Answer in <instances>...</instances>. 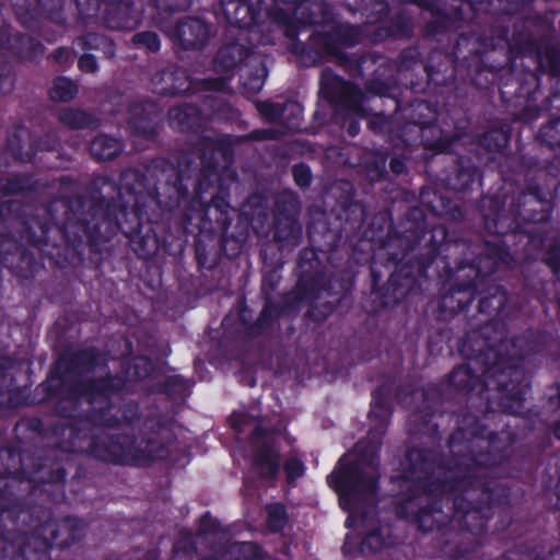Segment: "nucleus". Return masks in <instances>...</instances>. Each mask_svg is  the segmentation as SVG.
Masks as SVG:
<instances>
[{
	"instance_id": "obj_1",
	"label": "nucleus",
	"mask_w": 560,
	"mask_h": 560,
	"mask_svg": "<svg viewBox=\"0 0 560 560\" xmlns=\"http://www.w3.org/2000/svg\"><path fill=\"white\" fill-rule=\"evenodd\" d=\"M377 467L374 462L365 463L362 457L352 464L348 456L339 460L338 467L328 477V483L339 495V504L349 513L346 521L348 528L358 529L372 523L359 510L370 503L376 490Z\"/></svg>"
},
{
	"instance_id": "obj_2",
	"label": "nucleus",
	"mask_w": 560,
	"mask_h": 560,
	"mask_svg": "<svg viewBox=\"0 0 560 560\" xmlns=\"http://www.w3.org/2000/svg\"><path fill=\"white\" fill-rule=\"evenodd\" d=\"M275 438L272 433L261 428V421L257 424L250 439L255 470L265 478L273 477L279 468L278 455L273 448Z\"/></svg>"
},
{
	"instance_id": "obj_3",
	"label": "nucleus",
	"mask_w": 560,
	"mask_h": 560,
	"mask_svg": "<svg viewBox=\"0 0 560 560\" xmlns=\"http://www.w3.org/2000/svg\"><path fill=\"white\" fill-rule=\"evenodd\" d=\"M288 5L284 16H279L278 21L283 24H312L317 20L313 16L315 10H319V4H312L308 0H281Z\"/></svg>"
},
{
	"instance_id": "obj_4",
	"label": "nucleus",
	"mask_w": 560,
	"mask_h": 560,
	"mask_svg": "<svg viewBox=\"0 0 560 560\" xmlns=\"http://www.w3.org/2000/svg\"><path fill=\"white\" fill-rule=\"evenodd\" d=\"M209 35L208 26L198 19H188L180 23L173 33L184 47L202 45Z\"/></svg>"
},
{
	"instance_id": "obj_5",
	"label": "nucleus",
	"mask_w": 560,
	"mask_h": 560,
	"mask_svg": "<svg viewBox=\"0 0 560 560\" xmlns=\"http://www.w3.org/2000/svg\"><path fill=\"white\" fill-rule=\"evenodd\" d=\"M223 13L228 22L240 28H249L255 23V15L243 0H222Z\"/></svg>"
},
{
	"instance_id": "obj_6",
	"label": "nucleus",
	"mask_w": 560,
	"mask_h": 560,
	"mask_svg": "<svg viewBox=\"0 0 560 560\" xmlns=\"http://www.w3.org/2000/svg\"><path fill=\"white\" fill-rule=\"evenodd\" d=\"M257 109L264 115L268 120H275L280 117L281 112H290L293 114V120L289 121L290 128H298L300 126V119L302 115V107L300 104L291 102L285 105L283 109L280 108L279 105L264 102L257 105Z\"/></svg>"
},
{
	"instance_id": "obj_7",
	"label": "nucleus",
	"mask_w": 560,
	"mask_h": 560,
	"mask_svg": "<svg viewBox=\"0 0 560 560\" xmlns=\"http://www.w3.org/2000/svg\"><path fill=\"white\" fill-rule=\"evenodd\" d=\"M122 147L120 142L107 136H100L91 143L92 154L100 160L112 159L119 154Z\"/></svg>"
},
{
	"instance_id": "obj_8",
	"label": "nucleus",
	"mask_w": 560,
	"mask_h": 560,
	"mask_svg": "<svg viewBox=\"0 0 560 560\" xmlns=\"http://www.w3.org/2000/svg\"><path fill=\"white\" fill-rule=\"evenodd\" d=\"M244 56V48L238 44H232L218 52L214 63L218 70L228 71L243 60Z\"/></svg>"
},
{
	"instance_id": "obj_9",
	"label": "nucleus",
	"mask_w": 560,
	"mask_h": 560,
	"mask_svg": "<svg viewBox=\"0 0 560 560\" xmlns=\"http://www.w3.org/2000/svg\"><path fill=\"white\" fill-rule=\"evenodd\" d=\"M77 92L78 89L72 81L66 78H58L54 81L49 93L54 101L68 102L74 97Z\"/></svg>"
},
{
	"instance_id": "obj_10",
	"label": "nucleus",
	"mask_w": 560,
	"mask_h": 560,
	"mask_svg": "<svg viewBox=\"0 0 560 560\" xmlns=\"http://www.w3.org/2000/svg\"><path fill=\"white\" fill-rule=\"evenodd\" d=\"M388 535V529L386 527H378L370 533H368L361 544L362 551L372 550L377 551L383 547L387 546L385 536Z\"/></svg>"
},
{
	"instance_id": "obj_11",
	"label": "nucleus",
	"mask_w": 560,
	"mask_h": 560,
	"mask_svg": "<svg viewBox=\"0 0 560 560\" xmlns=\"http://www.w3.org/2000/svg\"><path fill=\"white\" fill-rule=\"evenodd\" d=\"M285 522L287 517L282 505L272 504L267 508V525L270 530L278 532L282 529Z\"/></svg>"
},
{
	"instance_id": "obj_12",
	"label": "nucleus",
	"mask_w": 560,
	"mask_h": 560,
	"mask_svg": "<svg viewBox=\"0 0 560 560\" xmlns=\"http://www.w3.org/2000/svg\"><path fill=\"white\" fill-rule=\"evenodd\" d=\"M60 120L72 128L89 126V117L85 113L77 109H66L60 114Z\"/></svg>"
},
{
	"instance_id": "obj_13",
	"label": "nucleus",
	"mask_w": 560,
	"mask_h": 560,
	"mask_svg": "<svg viewBox=\"0 0 560 560\" xmlns=\"http://www.w3.org/2000/svg\"><path fill=\"white\" fill-rule=\"evenodd\" d=\"M231 555H238L236 560H259L260 550L256 545L249 542L236 544L229 551Z\"/></svg>"
},
{
	"instance_id": "obj_14",
	"label": "nucleus",
	"mask_w": 560,
	"mask_h": 560,
	"mask_svg": "<svg viewBox=\"0 0 560 560\" xmlns=\"http://www.w3.org/2000/svg\"><path fill=\"white\" fill-rule=\"evenodd\" d=\"M133 43L138 46H143L151 51H156L160 48V40L158 35L151 32L135 35Z\"/></svg>"
},
{
	"instance_id": "obj_15",
	"label": "nucleus",
	"mask_w": 560,
	"mask_h": 560,
	"mask_svg": "<svg viewBox=\"0 0 560 560\" xmlns=\"http://www.w3.org/2000/svg\"><path fill=\"white\" fill-rule=\"evenodd\" d=\"M14 43L19 44L21 46L20 48H16L19 52H21L24 57H31V52L27 50H34L36 54L40 50L42 46L38 43H35L31 37L27 36H19L13 38Z\"/></svg>"
},
{
	"instance_id": "obj_16",
	"label": "nucleus",
	"mask_w": 560,
	"mask_h": 560,
	"mask_svg": "<svg viewBox=\"0 0 560 560\" xmlns=\"http://www.w3.org/2000/svg\"><path fill=\"white\" fill-rule=\"evenodd\" d=\"M13 88V78L10 74L8 65L0 61V94L9 93Z\"/></svg>"
},
{
	"instance_id": "obj_17",
	"label": "nucleus",
	"mask_w": 560,
	"mask_h": 560,
	"mask_svg": "<svg viewBox=\"0 0 560 560\" xmlns=\"http://www.w3.org/2000/svg\"><path fill=\"white\" fill-rule=\"evenodd\" d=\"M284 469L290 481L301 477L304 472L303 463L300 459L291 458L285 463Z\"/></svg>"
},
{
	"instance_id": "obj_18",
	"label": "nucleus",
	"mask_w": 560,
	"mask_h": 560,
	"mask_svg": "<svg viewBox=\"0 0 560 560\" xmlns=\"http://www.w3.org/2000/svg\"><path fill=\"white\" fill-rule=\"evenodd\" d=\"M293 177L295 183L301 186L305 187L311 183V172L310 168L306 165H296L293 168Z\"/></svg>"
},
{
	"instance_id": "obj_19",
	"label": "nucleus",
	"mask_w": 560,
	"mask_h": 560,
	"mask_svg": "<svg viewBox=\"0 0 560 560\" xmlns=\"http://www.w3.org/2000/svg\"><path fill=\"white\" fill-rule=\"evenodd\" d=\"M77 7L82 15L92 16L100 9L98 0H75Z\"/></svg>"
},
{
	"instance_id": "obj_20",
	"label": "nucleus",
	"mask_w": 560,
	"mask_h": 560,
	"mask_svg": "<svg viewBox=\"0 0 560 560\" xmlns=\"http://www.w3.org/2000/svg\"><path fill=\"white\" fill-rule=\"evenodd\" d=\"M255 417H256L255 415L246 416V415H243L240 412H234L231 416V422H232V425L235 428V430L243 431L244 427L248 425L249 422H252Z\"/></svg>"
},
{
	"instance_id": "obj_21",
	"label": "nucleus",
	"mask_w": 560,
	"mask_h": 560,
	"mask_svg": "<svg viewBox=\"0 0 560 560\" xmlns=\"http://www.w3.org/2000/svg\"><path fill=\"white\" fill-rule=\"evenodd\" d=\"M106 22L112 28H132L138 23V15L128 16L124 21H115L113 18L108 16Z\"/></svg>"
},
{
	"instance_id": "obj_22",
	"label": "nucleus",
	"mask_w": 560,
	"mask_h": 560,
	"mask_svg": "<svg viewBox=\"0 0 560 560\" xmlns=\"http://www.w3.org/2000/svg\"><path fill=\"white\" fill-rule=\"evenodd\" d=\"M462 482H463V480H460V481H443L442 483L431 485L429 491L430 492L439 491L441 493L452 492V491L457 490Z\"/></svg>"
},
{
	"instance_id": "obj_23",
	"label": "nucleus",
	"mask_w": 560,
	"mask_h": 560,
	"mask_svg": "<svg viewBox=\"0 0 560 560\" xmlns=\"http://www.w3.org/2000/svg\"><path fill=\"white\" fill-rule=\"evenodd\" d=\"M243 85L250 93L259 92L264 85V73L261 72L260 75H256L250 82L243 78Z\"/></svg>"
},
{
	"instance_id": "obj_24",
	"label": "nucleus",
	"mask_w": 560,
	"mask_h": 560,
	"mask_svg": "<svg viewBox=\"0 0 560 560\" xmlns=\"http://www.w3.org/2000/svg\"><path fill=\"white\" fill-rule=\"evenodd\" d=\"M79 68L85 72H93L96 69V60L91 55H83L79 60Z\"/></svg>"
},
{
	"instance_id": "obj_25",
	"label": "nucleus",
	"mask_w": 560,
	"mask_h": 560,
	"mask_svg": "<svg viewBox=\"0 0 560 560\" xmlns=\"http://www.w3.org/2000/svg\"><path fill=\"white\" fill-rule=\"evenodd\" d=\"M9 46L10 48H14V44L11 43V37L9 31L7 28L0 30V47Z\"/></svg>"
},
{
	"instance_id": "obj_26",
	"label": "nucleus",
	"mask_w": 560,
	"mask_h": 560,
	"mask_svg": "<svg viewBox=\"0 0 560 560\" xmlns=\"http://www.w3.org/2000/svg\"><path fill=\"white\" fill-rule=\"evenodd\" d=\"M86 42L92 45L93 44V47H98L101 44H104L106 42L105 38L103 37H100L97 35H93V34H90L88 35V37L85 38Z\"/></svg>"
},
{
	"instance_id": "obj_27",
	"label": "nucleus",
	"mask_w": 560,
	"mask_h": 560,
	"mask_svg": "<svg viewBox=\"0 0 560 560\" xmlns=\"http://www.w3.org/2000/svg\"><path fill=\"white\" fill-rule=\"evenodd\" d=\"M429 513L428 512H423L422 515L420 516V520H419V524L420 526L425 529V530H430L433 528V525L432 524H428V518H429Z\"/></svg>"
},
{
	"instance_id": "obj_28",
	"label": "nucleus",
	"mask_w": 560,
	"mask_h": 560,
	"mask_svg": "<svg viewBox=\"0 0 560 560\" xmlns=\"http://www.w3.org/2000/svg\"><path fill=\"white\" fill-rule=\"evenodd\" d=\"M390 170H392L394 173L399 174V173H401V172H402V170H404V165H402V163H401L400 161H398V160H393V161L390 162Z\"/></svg>"
},
{
	"instance_id": "obj_29",
	"label": "nucleus",
	"mask_w": 560,
	"mask_h": 560,
	"mask_svg": "<svg viewBox=\"0 0 560 560\" xmlns=\"http://www.w3.org/2000/svg\"><path fill=\"white\" fill-rule=\"evenodd\" d=\"M105 459L113 460V462H118V463H129L130 462V459H128L127 456H120V455H117V454L108 455V456L105 457Z\"/></svg>"
},
{
	"instance_id": "obj_30",
	"label": "nucleus",
	"mask_w": 560,
	"mask_h": 560,
	"mask_svg": "<svg viewBox=\"0 0 560 560\" xmlns=\"http://www.w3.org/2000/svg\"><path fill=\"white\" fill-rule=\"evenodd\" d=\"M55 540V536L51 537V539H48L47 537H45L42 541H40V549L43 552H46L47 549L51 546L52 541Z\"/></svg>"
},
{
	"instance_id": "obj_31",
	"label": "nucleus",
	"mask_w": 560,
	"mask_h": 560,
	"mask_svg": "<svg viewBox=\"0 0 560 560\" xmlns=\"http://www.w3.org/2000/svg\"><path fill=\"white\" fill-rule=\"evenodd\" d=\"M63 56H66L65 58H66V59H68V57H69V52H68L66 49L60 48V49H58V50L56 51L55 58H56L57 60H61V59L63 58Z\"/></svg>"
},
{
	"instance_id": "obj_32",
	"label": "nucleus",
	"mask_w": 560,
	"mask_h": 560,
	"mask_svg": "<svg viewBox=\"0 0 560 560\" xmlns=\"http://www.w3.org/2000/svg\"><path fill=\"white\" fill-rule=\"evenodd\" d=\"M95 389L100 390L102 396H107V387L104 385V382L96 384Z\"/></svg>"
},
{
	"instance_id": "obj_33",
	"label": "nucleus",
	"mask_w": 560,
	"mask_h": 560,
	"mask_svg": "<svg viewBox=\"0 0 560 560\" xmlns=\"http://www.w3.org/2000/svg\"><path fill=\"white\" fill-rule=\"evenodd\" d=\"M183 114V110L182 109H173L171 112V118L172 119H175V118H179V116Z\"/></svg>"
},
{
	"instance_id": "obj_34",
	"label": "nucleus",
	"mask_w": 560,
	"mask_h": 560,
	"mask_svg": "<svg viewBox=\"0 0 560 560\" xmlns=\"http://www.w3.org/2000/svg\"><path fill=\"white\" fill-rule=\"evenodd\" d=\"M359 131V127L357 125H351L350 128H349V133L354 136L357 135Z\"/></svg>"
},
{
	"instance_id": "obj_35",
	"label": "nucleus",
	"mask_w": 560,
	"mask_h": 560,
	"mask_svg": "<svg viewBox=\"0 0 560 560\" xmlns=\"http://www.w3.org/2000/svg\"><path fill=\"white\" fill-rule=\"evenodd\" d=\"M351 539H352L351 536L348 535L347 538H346L345 549L350 548V546L352 545Z\"/></svg>"
},
{
	"instance_id": "obj_36",
	"label": "nucleus",
	"mask_w": 560,
	"mask_h": 560,
	"mask_svg": "<svg viewBox=\"0 0 560 560\" xmlns=\"http://www.w3.org/2000/svg\"><path fill=\"white\" fill-rule=\"evenodd\" d=\"M553 432H555V435L558 439H560V422L556 424Z\"/></svg>"
},
{
	"instance_id": "obj_37",
	"label": "nucleus",
	"mask_w": 560,
	"mask_h": 560,
	"mask_svg": "<svg viewBox=\"0 0 560 560\" xmlns=\"http://www.w3.org/2000/svg\"><path fill=\"white\" fill-rule=\"evenodd\" d=\"M16 14L22 23H24V24L27 23L26 19L23 16V14L19 10H16Z\"/></svg>"
},
{
	"instance_id": "obj_38",
	"label": "nucleus",
	"mask_w": 560,
	"mask_h": 560,
	"mask_svg": "<svg viewBox=\"0 0 560 560\" xmlns=\"http://www.w3.org/2000/svg\"><path fill=\"white\" fill-rule=\"evenodd\" d=\"M514 398L520 402L522 400L521 392L513 393Z\"/></svg>"
},
{
	"instance_id": "obj_39",
	"label": "nucleus",
	"mask_w": 560,
	"mask_h": 560,
	"mask_svg": "<svg viewBox=\"0 0 560 560\" xmlns=\"http://www.w3.org/2000/svg\"><path fill=\"white\" fill-rule=\"evenodd\" d=\"M24 557L30 558V557H28V549H27V548H25V549L23 550V553L19 556V558H24Z\"/></svg>"
},
{
	"instance_id": "obj_40",
	"label": "nucleus",
	"mask_w": 560,
	"mask_h": 560,
	"mask_svg": "<svg viewBox=\"0 0 560 560\" xmlns=\"http://www.w3.org/2000/svg\"><path fill=\"white\" fill-rule=\"evenodd\" d=\"M89 399L91 400V402H94V401H95L96 397H95V394H94L93 392H91V393L89 394Z\"/></svg>"
},
{
	"instance_id": "obj_41",
	"label": "nucleus",
	"mask_w": 560,
	"mask_h": 560,
	"mask_svg": "<svg viewBox=\"0 0 560 560\" xmlns=\"http://www.w3.org/2000/svg\"><path fill=\"white\" fill-rule=\"evenodd\" d=\"M460 374H466V371H464V370H458V371H456V373H455V375H456V376H458V375H460Z\"/></svg>"
},
{
	"instance_id": "obj_42",
	"label": "nucleus",
	"mask_w": 560,
	"mask_h": 560,
	"mask_svg": "<svg viewBox=\"0 0 560 560\" xmlns=\"http://www.w3.org/2000/svg\"><path fill=\"white\" fill-rule=\"evenodd\" d=\"M513 375H514V378H515V380H518V377H520V373H518L517 371H514V372H513Z\"/></svg>"
},
{
	"instance_id": "obj_43",
	"label": "nucleus",
	"mask_w": 560,
	"mask_h": 560,
	"mask_svg": "<svg viewBox=\"0 0 560 560\" xmlns=\"http://www.w3.org/2000/svg\"><path fill=\"white\" fill-rule=\"evenodd\" d=\"M505 408H506V409H508V411H510V412H516V410H515V409H513L512 407H505Z\"/></svg>"
},
{
	"instance_id": "obj_44",
	"label": "nucleus",
	"mask_w": 560,
	"mask_h": 560,
	"mask_svg": "<svg viewBox=\"0 0 560 560\" xmlns=\"http://www.w3.org/2000/svg\"><path fill=\"white\" fill-rule=\"evenodd\" d=\"M221 85H222V82H220L219 84H215V85L213 86V89H221Z\"/></svg>"
},
{
	"instance_id": "obj_45",
	"label": "nucleus",
	"mask_w": 560,
	"mask_h": 560,
	"mask_svg": "<svg viewBox=\"0 0 560 560\" xmlns=\"http://www.w3.org/2000/svg\"><path fill=\"white\" fill-rule=\"evenodd\" d=\"M505 386V390L512 393L514 390V388H509L508 385H504Z\"/></svg>"
},
{
	"instance_id": "obj_46",
	"label": "nucleus",
	"mask_w": 560,
	"mask_h": 560,
	"mask_svg": "<svg viewBox=\"0 0 560 560\" xmlns=\"http://www.w3.org/2000/svg\"><path fill=\"white\" fill-rule=\"evenodd\" d=\"M139 361H140V362H143V363H145V364L148 363V362H147V360H144V359H140Z\"/></svg>"
},
{
	"instance_id": "obj_47",
	"label": "nucleus",
	"mask_w": 560,
	"mask_h": 560,
	"mask_svg": "<svg viewBox=\"0 0 560 560\" xmlns=\"http://www.w3.org/2000/svg\"><path fill=\"white\" fill-rule=\"evenodd\" d=\"M2 495V492L0 491V497Z\"/></svg>"
},
{
	"instance_id": "obj_48",
	"label": "nucleus",
	"mask_w": 560,
	"mask_h": 560,
	"mask_svg": "<svg viewBox=\"0 0 560 560\" xmlns=\"http://www.w3.org/2000/svg\"><path fill=\"white\" fill-rule=\"evenodd\" d=\"M16 560H20V559H16Z\"/></svg>"
}]
</instances>
